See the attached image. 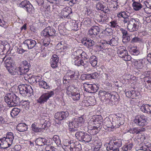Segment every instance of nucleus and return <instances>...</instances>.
Returning <instances> with one entry per match:
<instances>
[{"label":"nucleus","instance_id":"nucleus-39","mask_svg":"<svg viewBox=\"0 0 151 151\" xmlns=\"http://www.w3.org/2000/svg\"><path fill=\"white\" fill-rule=\"evenodd\" d=\"M20 111V109L14 108L12 110L10 114L12 117L14 118L16 116L18 115Z\"/></svg>","mask_w":151,"mask_h":151},{"label":"nucleus","instance_id":"nucleus-27","mask_svg":"<svg viewBox=\"0 0 151 151\" xmlns=\"http://www.w3.org/2000/svg\"><path fill=\"white\" fill-rule=\"evenodd\" d=\"M5 140L3 138H0V148L1 149H7L10 146Z\"/></svg>","mask_w":151,"mask_h":151},{"label":"nucleus","instance_id":"nucleus-8","mask_svg":"<svg viewBox=\"0 0 151 151\" xmlns=\"http://www.w3.org/2000/svg\"><path fill=\"white\" fill-rule=\"evenodd\" d=\"M139 23V20L137 18L131 19L129 24L127 26L128 30L131 32L137 31L138 30Z\"/></svg>","mask_w":151,"mask_h":151},{"label":"nucleus","instance_id":"nucleus-47","mask_svg":"<svg viewBox=\"0 0 151 151\" xmlns=\"http://www.w3.org/2000/svg\"><path fill=\"white\" fill-rule=\"evenodd\" d=\"M32 129V130L36 132H42L40 128H39L37 126L35 123H33L31 125Z\"/></svg>","mask_w":151,"mask_h":151},{"label":"nucleus","instance_id":"nucleus-15","mask_svg":"<svg viewBox=\"0 0 151 151\" xmlns=\"http://www.w3.org/2000/svg\"><path fill=\"white\" fill-rule=\"evenodd\" d=\"M69 113L68 111L57 112L55 115V118L59 120H65L69 116Z\"/></svg>","mask_w":151,"mask_h":151},{"label":"nucleus","instance_id":"nucleus-31","mask_svg":"<svg viewBox=\"0 0 151 151\" xmlns=\"http://www.w3.org/2000/svg\"><path fill=\"white\" fill-rule=\"evenodd\" d=\"M133 9L135 11H138L141 9L143 7L142 5L138 2H134L132 4Z\"/></svg>","mask_w":151,"mask_h":151},{"label":"nucleus","instance_id":"nucleus-49","mask_svg":"<svg viewBox=\"0 0 151 151\" xmlns=\"http://www.w3.org/2000/svg\"><path fill=\"white\" fill-rule=\"evenodd\" d=\"M72 99L74 101L79 100L80 98V94L76 91L71 95Z\"/></svg>","mask_w":151,"mask_h":151},{"label":"nucleus","instance_id":"nucleus-44","mask_svg":"<svg viewBox=\"0 0 151 151\" xmlns=\"http://www.w3.org/2000/svg\"><path fill=\"white\" fill-rule=\"evenodd\" d=\"M40 120L41 121V123H43L44 124L45 123V124H47L48 122H49L50 124V125H51V123L50 121V120L49 118L47 117V116L43 115L41 118Z\"/></svg>","mask_w":151,"mask_h":151},{"label":"nucleus","instance_id":"nucleus-32","mask_svg":"<svg viewBox=\"0 0 151 151\" xmlns=\"http://www.w3.org/2000/svg\"><path fill=\"white\" fill-rule=\"evenodd\" d=\"M4 64V65L6 68L10 67L13 66L14 62L12 58H9L5 60Z\"/></svg>","mask_w":151,"mask_h":151},{"label":"nucleus","instance_id":"nucleus-38","mask_svg":"<svg viewBox=\"0 0 151 151\" xmlns=\"http://www.w3.org/2000/svg\"><path fill=\"white\" fill-rule=\"evenodd\" d=\"M92 140L91 136L86 132H84L82 140L86 142H88Z\"/></svg>","mask_w":151,"mask_h":151},{"label":"nucleus","instance_id":"nucleus-36","mask_svg":"<svg viewBox=\"0 0 151 151\" xmlns=\"http://www.w3.org/2000/svg\"><path fill=\"white\" fill-rule=\"evenodd\" d=\"M130 15V14L127 11H121L117 13V16L119 18L122 17L124 19L125 18H128Z\"/></svg>","mask_w":151,"mask_h":151},{"label":"nucleus","instance_id":"nucleus-57","mask_svg":"<svg viewBox=\"0 0 151 151\" xmlns=\"http://www.w3.org/2000/svg\"><path fill=\"white\" fill-rule=\"evenodd\" d=\"M75 151H80L82 150L81 145L78 142H76Z\"/></svg>","mask_w":151,"mask_h":151},{"label":"nucleus","instance_id":"nucleus-21","mask_svg":"<svg viewBox=\"0 0 151 151\" xmlns=\"http://www.w3.org/2000/svg\"><path fill=\"white\" fill-rule=\"evenodd\" d=\"M50 60V64L52 67L54 69L57 67L59 62V58L58 56L56 55H53Z\"/></svg>","mask_w":151,"mask_h":151},{"label":"nucleus","instance_id":"nucleus-20","mask_svg":"<svg viewBox=\"0 0 151 151\" xmlns=\"http://www.w3.org/2000/svg\"><path fill=\"white\" fill-rule=\"evenodd\" d=\"M85 91L86 92L93 93L96 92L97 91L96 87L95 85L85 84L84 85Z\"/></svg>","mask_w":151,"mask_h":151},{"label":"nucleus","instance_id":"nucleus-17","mask_svg":"<svg viewBox=\"0 0 151 151\" xmlns=\"http://www.w3.org/2000/svg\"><path fill=\"white\" fill-rule=\"evenodd\" d=\"M100 29L99 27L96 26L92 27L89 30L88 34L91 37L95 38L96 35L99 33Z\"/></svg>","mask_w":151,"mask_h":151},{"label":"nucleus","instance_id":"nucleus-53","mask_svg":"<svg viewBox=\"0 0 151 151\" xmlns=\"http://www.w3.org/2000/svg\"><path fill=\"white\" fill-rule=\"evenodd\" d=\"M91 19L90 18H87L83 22V25L86 27H89L91 25Z\"/></svg>","mask_w":151,"mask_h":151},{"label":"nucleus","instance_id":"nucleus-33","mask_svg":"<svg viewBox=\"0 0 151 151\" xmlns=\"http://www.w3.org/2000/svg\"><path fill=\"white\" fill-rule=\"evenodd\" d=\"M35 142L36 145L39 146L44 145L46 143L45 139L44 138L41 137L37 138Z\"/></svg>","mask_w":151,"mask_h":151},{"label":"nucleus","instance_id":"nucleus-7","mask_svg":"<svg viewBox=\"0 0 151 151\" xmlns=\"http://www.w3.org/2000/svg\"><path fill=\"white\" fill-rule=\"evenodd\" d=\"M117 53L120 57L125 61H129L131 59V56L128 55L127 51L124 47H119L117 50Z\"/></svg>","mask_w":151,"mask_h":151},{"label":"nucleus","instance_id":"nucleus-23","mask_svg":"<svg viewBox=\"0 0 151 151\" xmlns=\"http://www.w3.org/2000/svg\"><path fill=\"white\" fill-rule=\"evenodd\" d=\"M93 140L95 146L94 148V151H98L99 150L102 145L101 140L97 137H96Z\"/></svg>","mask_w":151,"mask_h":151},{"label":"nucleus","instance_id":"nucleus-5","mask_svg":"<svg viewBox=\"0 0 151 151\" xmlns=\"http://www.w3.org/2000/svg\"><path fill=\"white\" fill-rule=\"evenodd\" d=\"M122 146V142L119 140H111L106 147L108 151H119V148Z\"/></svg>","mask_w":151,"mask_h":151},{"label":"nucleus","instance_id":"nucleus-16","mask_svg":"<svg viewBox=\"0 0 151 151\" xmlns=\"http://www.w3.org/2000/svg\"><path fill=\"white\" fill-rule=\"evenodd\" d=\"M112 92H106L105 91H100L99 93V97L102 100H109L110 101V98L111 96Z\"/></svg>","mask_w":151,"mask_h":151},{"label":"nucleus","instance_id":"nucleus-41","mask_svg":"<svg viewBox=\"0 0 151 151\" xmlns=\"http://www.w3.org/2000/svg\"><path fill=\"white\" fill-rule=\"evenodd\" d=\"M84 132H83L80 131V130L78 131L75 134L76 138L79 141L82 140Z\"/></svg>","mask_w":151,"mask_h":151},{"label":"nucleus","instance_id":"nucleus-64","mask_svg":"<svg viewBox=\"0 0 151 151\" xmlns=\"http://www.w3.org/2000/svg\"><path fill=\"white\" fill-rule=\"evenodd\" d=\"M63 148L65 151H72L70 147V145L68 143L66 144V145H64Z\"/></svg>","mask_w":151,"mask_h":151},{"label":"nucleus","instance_id":"nucleus-52","mask_svg":"<svg viewBox=\"0 0 151 151\" xmlns=\"http://www.w3.org/2000/svg\"><path fill=\"white\" fill-rule=\"evenodd\" d=\"M22 105L23 108L27 110L29 108V102L28 100L24 101L22 103Z\"/></svg>","mask_w":151,"mask_h":151},{"label":"nucleus","instance_id":"nucleus-2","mask_svg":"<svg viewBox=\"0 0 151 151\" xmlns=\"http://www.w3.org/2000/svg\"><path fill=\"white\" fill-rule=\"evenodd\" d=\"M4 100L8 106L11 107L18 105L21 101L19 98L13 93L6 94L4 97Z\"/></svg>","mask_w":151,"mask_h":151},{"label":"nucleus","instance_id":"nucleus-45","mask_svg":"<svg viewBox=\"0 0 151 151\" xmlns=\"http://www.w3.org/2000/svg\"><path fill=\"white\" fill-rule=\"evenodd\" d=\"M150 106L149 104H143L141 107L140 109L143 112L147 113V111H149V109Z\"/></svg>","mask_w":151,"mask_h":151},{"label":"nucleus","instance_id":"nucleus-58","mask_svg":"<svg viewBox=\"0 0 151 151\" xmlns=\"http://www.w3.org/2000/svg\"><path fill=\"white\" fill-rule=\"evenodd\" d=\"M68 144L70 145V147L72 151H73V150L75 149L76 145V142H73V141H70L68 142Z\"/></svg>","mask_w":151,"mask_h":151},{"label":"nucleus","instance_id":"nucleus-26","mask_svg":"<svg viewBox=\"0 0 151 151\" xmlns=\"http://www.w3.org/2000/svg\"><path fill=\"white\" fill-rule=\"evenodd\" d=\"M28 129L27 125L25 123H22L19 124L16 127L17 130L20 132H24Z\"/></svg>","mask_w":151,"mask_h":151},{"label":"nucleus","instance_id":"nucleus-42","mask_svg":"<svg viewBox=\"0 0 151 151\" xmlns=\"http://www.w3.org/2000/svg\"><path fill=\"white\" fill-rule=\"evenodd\" d=\"M119 98V96L116 92H112L111 96L110 98V101H117Z\"/></svg>","mask_w":151,"mask_h":151},{"label":"nucleus","instance_id":"nucleus-22","mask_svg":"<svg viewBox=\"0 0 151 151\" xmlns=\"http://www.w3.org/2000/svg\"><path fill=\"white\" fill-rule=\"evenodd\" d=\"M5 139V141L9 143V145L11 146L12 143L14 139V136L12 132H8L6 137H3Z\"/></svg>","mask_w":151,"mask_h":151},{"label":"nucleus","instance_id":"nucleus-34","mask_svg":"<svg viewBox=\"0 0 151 151\" xmlns=\"http://www.w3.org/2000/svg\"><path fill=\"white\" fill-rule=\"evenodd\" d=\"M119 39L117 37H112V38L109 41V46H116L118 44Z\"/></svg>","mask_w":151,"mask_h":151},{"label":"nucleus","instance_id":"nucleus-60","mask_svg":"<svg viewBox=\"0 0 151 151\" xmlns=\"http://www.w3.org/2000/svg\"><path fill=\"white\" fill-rule=\"evenodd\" d=\"M90 74L91 79H96L100 75V73H98L97 72H95L91 73Z\"/></svg>","mask_w":151,"mask_h":151},{"label":"nucleus","instance_id":"nucleus-25","mask_svg":"<svg viewBox=\"0 0 151 151\" xmlns=\"http://www.w3.org/2000/svg\"><path fill=\"white\" fill-rule=\"evenodd\" d=\"M72 11L70 7H68L63 9L61 12V15L65 18H67L69 15L72 13Z\"/></svg>","mask_w":151,"mask_h":151},{"label":"nucleus","instance_id":"nucleus-12","mask_svg":"<svg viewBox=\"0 0 151 151\" xmlns=\"http://www.w3.org/2000/svg\"><path fill=\"white\" fill-rule=\"evenodd\" d=\"M19 88L20 93L23 96H27L28 94L30 93L32 90L31 86L26 84L19 85Z\"/></svg>","mask_w":151,"mask_h":151},{"label":"nucleus","instance_id":"nucleus-46","mask_svg":"<svg viewBox=\"0 0 151 151\" xmlns=\"http://www.w3.org/2000/svg\"><path fill=\"white\" fill-rule=\"evenodd\" d=\"M129 51L132 54L134 55H137L139 53V51L137 49L136 47H131L129 50Z\"/></svg>","mask_w":151,"mask_h":151},{"label":"nucleus","instance_id":"nucleus-28","mask_svg":"<svg viewBox=\"0 0 151 151\" xmlns=\"http://www.w3.org/2000/svg\"><path fill=\"white\" fill-rule=\"evenodd\" d=\"M100 45L98 46V48L101 49H105L109 47V41L104 40H101Z\"/></svg>","mask_w":151,"mask_h":151},{"label":"nucleus","instance_id":"nucleus-6","mask_svg":"<svg viewBox=\"0 0 151 151\" xmlns=\"http://www.w3.org/2000/svg\"><path fill=\"white\" fill-rule=\"evenodd\" d=\"M78 73H76L71 70H68L63 77V79L66 81H74V83H76L78 82Z\"/></svg>","mask_w":151,"mask_h":151},{"label":"nucleus","instance_id":"nucleus-30","mask_svg":"<svg viewBox=\"0 0 151 151\" xmlns=\"http://www.w3.org/2000/svg\"><path fill=\"white\" fill-rule=\"evenodd\" d=\"M71 57L72 59V61L74 62L75 65L79 66L81 64V59H80V56L74 55H72Z\"/></svg>","mask_w":151,"mask_h":151},{"label":"nucleus","instance_id":"nucleus-1","mask_svg":"<svg viewBox=\"0 0 151 151\" xmlns=\"http://www.w3.org/2000/svg\"><path fill=\"white\" fill-rule=\"evenodd\" d=\"M56 31L52 27L48 26L46 27L41 32V35L45 38H49L47 41L46 39L45 40L43 41V44L45 46H47L50 43V37L56 36Z\"/></svg>","mask_w":151,"mask_h":151},{"label":"nucleus","instance_id":"nucleus-18","mask_svg":"<svg viewBox=\"0 0 151 151\" xmlns=\"http://www.w3.org/2000/svg\"><path fill=\"white\" fill-rule=\"evenodd\" d=\"M78 84L75 83V84H68L66 89V93L68 95L71 94V95L76 91V88H77Z\"/></svg>","mask_w":151,"mask_h":151},{"label":"nucleus","instance_id":"nucleus-14","mask_svg":"<svg viewBox=\"0 0 151 151\" xmlns=\"http://www.w3.org/2000/svg\"><path fill=\"white\" fill-rule=\"evenodd\" d=\"M92 121L94 122V125L102 129L103 125V119L100 115H96L92 118Z\"/></svg>","mask_w":151,"mask_h":151},{"label":"nucleus","instance_id":"nucleus-50","mask_svg":"<svg viewBox=\"0 0 151 151\" xmlns=\"http://www.w3.org/2000/svg\"><path fill=\"white\" fill-rule=\"evenodd\" d=\"M9 45L7 44H5L4 43H0V54L3 52L6 49L7 47H9Z\"/></svg>","mask_w":151,"mask_h":151},{"label":"nucleus","instance_id":"nucleus-43","mask_svg":"<svg viewBox=\"0 0 151 151\" xmlns=\"http://www.w3.org/2000/svg\"><path fill=\"white\" fill-rule=\"evenodd\" d=\"M39 84L40 87L44 89H48L50 88V86L47 83L43 80L41 81Z\"/></svg>","mask_w":151,"mask_h":151},{"label":"nucleus","instance_id":"nucleus-9","mask_svg":"<svg viewBox=\"0 0 151 151\" xmlns=\"http://www.w3.org/2000/svg\"><path fill=\"white\" fill-rule=\"evenodd\" d=\"M147 116L143 115L136 116L134 122L138 126L143 127L147 125Z\"/></svg>","mask_w":151,"mask_h":151},{"label":"nucleus","instance_id":"nucleus-4","mask_svg":"<svg viewBox=\"0 0 151 151\" xmlns=\"http://www.w3.org/2000/svg\"><path fill=\"white\" fill-rule=\"evenodd\" d=\"M124 116L123 115L117 114H115V116L112 118V124L113 128H119L120 125L124 124Z\"/></svg>","mask_w":151,"mask_h":151},{"label":"nucleus","instance_id":"nucleus-63","mask_svg":"<svg viewBox=\"0 0 151 151\" xmlns=\"http://www.w3.org/2000/svg\"><path fill=\"white\" fill-rule=\"evenodd\" d=\"M142 41L141 38L138 37H135L131 40V42L132 43H135Z\"/></svg>","mask_w":151,"mask_h":151},{"label":"nucleus","instance_id":"nucleus-24","mask_svg":"<svg viewBox=\"0 0 151 151\" xmlns=\"http://www.w3.org/2000/svg\"><path fill=\"white\" fill-rule=\"evenodd\" d=\"M90 128L91 127L90 126H88L89 133L91 135H93L96 134L101 129L100 127L97 128V127L95 125H93L92 127H91V128Z\"/></svg>","mask_w":151,"mask_h":151},{"label":"nucleus","instance_id":"nucleus-11","mask_svg":"<svg viewBox=\"0 0 151 151\" xmlns=\"http://www.w3.org/2000/svg\"><path fill=\"white\" fill-rule=\"evenodd\" d=\"M20 7L25 8L26 11L29 14L33 13L34 12V8L29 1L27 0H24L19 4Z\"/></svg>","mask_w":151,"mask_h":151},{"label":"nucleus","instance_id":"nucleus-55","mask_svg":"<svg viewBox=\"0 0 151 151\" xmlns=\"http://www.w3.org/2000/svg\"><path fill=\"white\" fill-rule=\"evenodd\" d=\"M88 101L90 106H93L96 103V100L94 98H90Z\"/></svg>","mask_w":151,"mask_h":151},{"label":"nucleus","instance_id":"nucleus-61","mask_svg":"<svg viewBox=\"0 0 151 151\" xmlns=\"http://www.w3.org/2000/svg\"><path fill=\"white\" fill-rule=\"evenodd\" d=\"M104 3L102 4L101 2H99L96 5V9L98 10H101L102 11L104 6Z\"/></svg>","mask_w":151,"mask_h":151},{"label":"nucleus","instance_id":"nucleus-51","mask_svg":"<svg viewBox=\"0 0 151 151\" xmlns=\"http://www.w3.org/2000/svg\"><path fill=\"white\" fill-rule=\"evenodd\" d=\"M52 139L57 145H59L60 144L61 141L58 136L55 135L53 137Z\"/></svg>","mask_w":151,"mask_h":151},{"label":"nucleus","instance_id":"nucleus-3","mask_svg":"<svg viewBox=\"0 0 151 151\" xmlns=\"http://www.w3.org/2000/svg\"><path fill=\"white\" fill-rule=\"evenodd\" d=\"M83 121V119L82 117L76 116L73 118L71 124L74 127L70 129L69 131L72 132L80 131V127L82 125Z\"/></svg>","mask_w":151,"mask_h":151},{"label":"nucleus","instance_id":"nucleus-54","mask_svg":"<svg viewBox=\"0 0 151 151\" xmlns=\"http://www.w3.org/2000/svg\"><path fill=\"white\" fill-rule=\"evenodd\" d=\"M102 11H103L106 14H110V10L108 8L107 5L105 4H104Z\"/></svg>","mask_w":151,"mask_h":151},{"label":"nucleus","instance_id":"nucleus-40","mask_svg":"<svg viewBox=\"0 0 151 151\" xmlns=\"http://www.w3.org/2000/svg\"><path fill=\"white\" fill-rule=\"evenodd\" d=\"M76 52L80 54V55H79L80 56V58H81L82 59H87L88 58V55L86 54V52L83 51L82 50H77Z\"/></svg>","mask_w":151,"mask_h":151},{"label":"nucleus","instance_id":"nucleus-10","mask_svg":"<svg viewBox=\"0 0 151 151\" xmlns=\"http://www.w3.org/2000/svg\"><path fill=\"white\" fill-rule=\"evenodd\" d=\"M54 94V91H52L43 93L37 100V102L40 104H43L46 102L49 98Z\"/></svg>","mask_w":151,"mask_h":151},{"label":"nucleus","instance_id":"nucleus-29","mask_svg":"<svg viewBox=\"0 0 151 151\" xmlns=\"http://www.w3.org/2000/svg\"><path fill=\"white\" fill-rule=\"evenodd\" d=\"M145 130L144 128L139 129L138 128H135L130 129L129 132L131 134H137L140 133L141 132L145 131Z\"/></svg>","mask_w":151,"mask_h":151},{"label":"nucleus","instance_id":"nucleus-35","mask_svg":"<svg viewBox=\"0 0 151 151\" xmlns=\"http://www.w3.org/2000/svg\"><path fill=\"white\" fill-rule=\"evenodd\" d=\"M133 65L135 68L137 69H142L143 67V65L141 60H135Z\"/></svg>","mask_w":151,"mask_h":151},{"label":"nucleus","instance_id":"nucleus-56","mask_svg":"<svg viewBox=\"0 0 151 151\" xmlns=\"http://www.w3.org/2000/svg\"><path fill=\"white\" fill-rule=\"evenodd\" d=\"M110 25L111 27L118 28L119 27L117 21L116 20L111 21L110 22Z\"/></svg>","mask_w":151,"mask_h":151},{"label":"nucleus","instance_id":"nucleus-59","mask_svg":"<svg viewBox=\"0 0 151 151\" xmlns=\"http://www.w3.org/2000/svg\"><path fill=\"white\" fill-rule=\"evenodd\" d=\"M86 41H88V48L91 49L92 47L94 45L95 43L94 41L91 40L87 39Z\"/></svg>","mask_w":151,"mask_h":151},{"label":"nucleus","instance_id":"nucleus-19","mask_svg":"<svg viewBox=\"0 0 151 151\" xmlns=\"http://www.w3.org/2000/svg\"><path fill=\"white\" fill-rule=\"evenodd\" d=\"M23 44L27 46L28 49H32L35 47L37 45L36 41L31 39H27L24 40L23 42Z\"/></svg>","mask_w":151,"mask_h":151},{"label":"nucleus","instance_id":"nucleus-48","mask_svg":"<svg viewBox=\"0 0 151 151\" xmlns=\"http://www.w3.org/2000/svg\"><path fill=\"white\" fill-rule=\"evenodd\" d=\"M104 125L107 128L113 129V126L112 124V122H111L109 119L105 120Z\"/></svg>","mask_w":151,"mask_h":151},{"label":"nucleus","instance_id":"nucleus-37","mask_svg":"<svg viewBox=\"0 0 151 151\" xmlns=\"http://www.w3.org/2000/svg\"><path fill=\"white\" fill-rule=\"evenodd\" d=\"M133 146V143L128 142L124 146L122 147V150L124 151H127L128 150H130Z\"/></svg>","mask_w":151,"mask_h":151},{"label":"nucleus","instance_id":"nucleus-13","mask_svg":"<svg viewBox=\"0 0 151 151\" xmlns=\"http://www.w3.org/2000/svg\"><path fill=\"white\" fill-rule=\"evenodd\" d=\"M30 66L29 63H28L27 61L24 60L23 61L20 66L18 70L20 73L19 75H21L24 74L25 77L27 76L28 75L25 74L29 71Z\"/></svg>","mask_w":151,"mask_h":151},{"label":"nucleus","instance_id":"nucleus-62","mask_svg":"<svg viewBox=\"0 0 151 151\" xmlns=\"http://www.w3.org/2000/svg\"><path fill=\"white\" fill-rule=\"evenodd\" d=\"M42 128H40V129H41L42 132L43 131V130H44L45 129H47V128H48L50 127V124L49 122H48L47 124H45L44 123H42Z\"/></svg>","mask_w":151,"mask_h":151}]
</instances>
